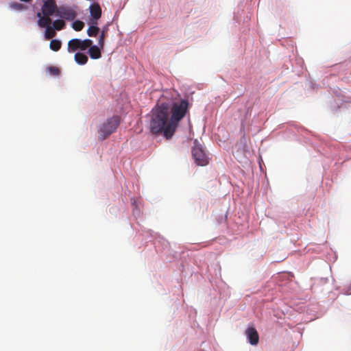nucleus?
<instances>
[{"label":"nucleus","mask_w":351,"mask_h":351,"mask_svg":"<svg viewBox=\"0 0 351 351\" xmlns=\"http://www.w3.org/2000/svg\"><path fill=\"white\" fill-rule=\"evenodd\" d=\"M189 103L182 99L174 102L171 108L167 103H162L152 110L149 123L150 132L154 134H162L170 139L174 135L180 121L184 117Z\"/></svg>","instance_id":"f257e3e1"},{"label":"nucleus","mask_w":351,"mask_h":351,"mask_svg":"<svg viewBox=\"0 0 351 351\" xmlns=\"http://www.w3.org/2000/svg\"><path fill=\"white\" fill-rule=\"evenodd\" d=\"M120 123V119L118 116H114L108 119L106 122L104 123L99 131V138L100 140H104L114 132L119 126Z\"/></svg>","instance_id":"f03ea898"},{"label":"nucleus","mask_w":351,"mask_h":351,"mask_svg":"<svg viewBox=\"0 0 351 351\" xmlns=\"http://www.w3.org/2000/svg\"><path fill=\"white\" fill-rule=\"evenodd\" d=\"M192 156L197 165L205 166L208 163V158L197 141H194V145L191 149Z\"/></svg>","instance_id":"7ed1b4c3"},{"label":"nucleus","mask_w":351,"mask_h":351,"mask_svg":"<svg viewBox=\"0 0 351 351\" xmlns=\"http://www.w3.org/2000/svg\"><path fill=\"white\" fill-rule=\"evenodd\" d=\"M93 44L90 39L80 40L79 38H73L68 43V51L71 53L77 50L85 51Z\"/></svg>","instance_id":"20e7f679"},{"label":"nucleus","mask_w":351,"mask_h":351,"mask_svg":"<svg viewBox=\"0 0 351 351\" xmlns=\"http://www.w3.org/2000/svg\"><path fill=\"white\" fill-rule=\"evenodd\" d=\"M57 16L68 21H73L76 17L77 13L73 8L60 6L57 10Z\"/></svg>","instance_id":"39448f33"},{"label":"nucleus","mask_w":351,"mask_h":351,"mask_svg":"<svg viewBox=\"0 0 351 351\" xmlns=\"http://www.w3.org/2000/svg\"><path fill=\"white\" fill-rule=\"evenodd\" d=\"M56 1H44L42 7V13L44 16H50L54 13L57 15V10L58 8L56 3Z\"/></svg>","instance_id":"423d86ee"},{"label":"nucleus","mask_w":351,"mask_h":351,"mask_svg":"<svg viewBox=\"0 0 351 351\" xmlns=\"http://www.w3.org/2000/svg\"><path fill=\"white\" fill-rule=\"evenodd\" d=\"M89 10L91 16L90 21H97L101 18L102 13L101 8L97 3L94 2L90 4Z\"/></svg>","instance_id":"0eeeda50"},{"label":"nucleus","mask_w":351,"mask_h":351,"mask_svg":"<svg viewBox=\"0 0 351 351\" xmlns=\"http://www.w3.org/2000/svg\"><path fill=\"white\" fill-rule=\"evenodd\" d=\"M245 334L251 345L256 346L258 344L259 336L255 328H248L245 331Z\"/></svg>","instance_id":"6e6552de"},{"label":"nucleus","mask_w":351,"mask_h":351,"mask_svg":"<svg viewBox=\"0 0 351 351\" xmlns=\"http://www.w3.org/2000/svg\"><path fill=\"white\" fill-rule=\"evenodd\" d=\"M88 53L92 59H99L101 57V47L99 45H90Z\"/></svg>","instance_id":"1a4fd4ad"},{"label":"nucleus","mask_w":351,"mask_h":351,"mask_svg":"<svg viewBox=\"0 0 351 351\" xmlns=\"http://www.w3.org/2000/svg\"><path fill=\"white\" fill-rule=\"evenodd\" d=\"M89 27L87 29V35L90 37H96L100 32V29L97 27V21H89Z\"/></svg>","instance_id":"9d476101"},{"label":"nucleus","mask_w":351,"mask_h":351,"mask_svg":"<svg viewBox=\"0 0 351 351\" xmlns=\"http://www.w3.org/2000/svg\"><path fill=\"white\" fill-rule=\"evenodd\" d=\"M37 16L39 18L38 25L41 27H48L51 23V19L49 16H42L40 12L37 13Z\"/></svg>","instance_id":"9b49d317"},{"label":"nucleus","mask_w":351,"mask_h":351,"mask_svg":"<svg viewBox=\"0 0 351 351\" xmlns=\"http://www.w3.org/2000/svg\"><path fill=\"white\" fill-rule=\"evenodd\" d=\"M75 62L81 65L85 64L88 62V57L86 54L80 52H77L74 56Z\"/></svg>","instance_id":"f8f14e48"},{"label":"nucleus","mask_w":351,"mask_h":351,"mask_svg":"<svg viewBox=\"0 0 351 351\" xmlns=\"http://www.w3.org/2000/svg\"><path fill=\"white\" fill-rule=\"evenodd\" d=\"M62 46V43L59 40L53 39L50 42L49 47L52 51H58Z\"/></svg>","instance_id":"ddd939ff"},{"label":"nucleus","mask_w":351,"mask_h":351,"mask_svg":"<svg viewBox=\"0 0 351 351\" xmlns=\"http://www.w3.org/2000/svg\"><path fill=\"white\" fill-rule=\"evenodd\" d=\"M106 33H107V29H103L102 31L101 32L100 34H99V36L98 45L101 49H103L104 47L105 38H106Z\"/></svg>","instance_id":"4468645a"},{"label":"nucleus","mask_w":351,"mask_h":351,"mask_svg":"<svg viewBox=\"0 0 351 351\" xmlns=\"http://www.w3.org/2000/svg\"><path fill=\"white\" fill-rule=\"evenodd\" d=\"M55 36H56L55 29L52 28L50 26H48L45 31V38L51 39V38H53Z\"/></svg>","instance_id":"2eb2a0df"},{"label":"nucleus","mask_w":351,"mask_h":351,"mask_svg":"<svg viewBox=\"0 0 351 351\" xmlns=\"http://www.w3.org/2000/svg\"><path fill=\"white\" fill-rule=\"evenodd\" d=\"M53 28L58 31L62 29L65 26V23L63 20L58 19L54 21Z\"/></svg>","instance_id":"dca6fc26"},{"label":"nucleus","mask_w":351,"mask_h":351,"mask_svg":"<svg viewBox=\"0 0 351 351\" xmlns=\"http://www.w3.org/2000/svg\"><path fill=\"white\" fill-rule=\"evenodd\" d=\"M84 27V22H82V21H80V20H76L75 21L73 24H72V27L75 30V31H81Z\"/></svg>","instance_id":"f3484780"},{"label":"nucleus","mask_w":351,"mask_h":351,"mask_svg":"<svg viewBox=\"0 0 351 351\" xmlns=\"http://www.w3.org/2000/svg\"><path fill=\"white\" fill-rule=\"evenodd\" d=\"M47 71L51 75H58L60 74V69L53 66H51L47 68Z\"/></svg>","instance_id":"a211bd4d"},{"label":"nucleus","mask_w":351,"mask_h":351,"mask_svg":"<svg viewBox=\"0 0 351 351\" xmlns=\"http://www.w3.org/2000/svg\"><path fill=\"white\" fill-rule=\"evenodd\" d=\"M10 7L12 9H14V10H19V11L26 9V7L24 5H23L22 3H16V2L11 3Z\"/></svg>","instance_id":"6ab92c4d"}]
</instances>
